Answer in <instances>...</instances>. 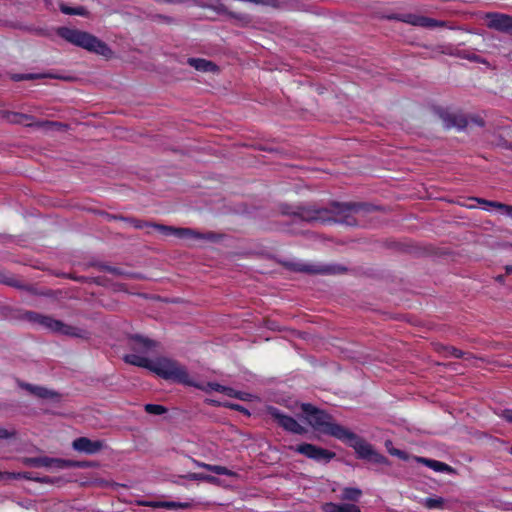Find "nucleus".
Returning <instances> with one entry per match:
<instances>
[{"label": "nucleus", "mask_w": 512, "mask_h": 512, "mask_svg": "<svg viewBox=\"0 0 512 512\" xmlns=\"http://www.w3.org/2000/svg\"><path fill=\"white\" fill-rule=\"evenodd\" d=\"M360 206L351 203L334 202L329 208L303 207L295 212V216L306 222H339L346 225H355L354 214Z\"/></svg>", "instance_id": "obj_1"}, {"label": "nucleus", "mask_w": 512, "mask_h": 512, "mask_svg": "<svg viewBox=\"0 0 512 512\" xmlns=\"http://www.w3.org/2000/svg\"><path fill=\"white\" fill-rule=\"evenodd\" d=\"M58 35L76 46L103 57L110 58L113 55L106 43L88 32L62 27L58 29Z\"/></svg>", "instance_id": "obj_2"}, {"label": "nucleus", "mask_w": 512, "mask_h": 512, "mask_svg": "<svg viewBox=\"0 0 512 512\" xmlns=\"http://www.w3.org/2000/svg\"><path fill=\"white\" fill-rule=\"evenodd\" d=\"M137 229H143L145 227H152L164 235H173L177 238L187 240L190 244H196L200 241H213L215 234L212 232L201 233L199 231L190 228H177L172 226H166L161 224H152L136 219H126Z\"/></svg>", "instance_id": "obj_3"}, {"label": "nucleus", "mask_w": 512, "mask_h": 512, "mask_svg": "<svg viewBox=\"0 0 512 512\" xmlns=\"http://www.w3.org/2000/svg\"><path fill=\"white\" fill-rule=\"evenodd\" d=\"M302 411L305 414L307 422L316 431L333 436L337 439L342 437L345 427L335 423L329 414L317 409L311 404H302Z\"/></svg>", "instance_id": "obj_4"}, {"label": "nucleus", "mask_w": 512, "mask_h": 512, "mask_svg": "<svg viewBox=\"0 0 512 512\" xmlns=\"http://www.w3.org/2000/svg\"><path fill=\"white\" fill-rule=\"evenodd\" d=\"M151 371L166 380H171L188 386H197V383L190 377L186 367L172 359H159L153 364V366H151Z\"/></svg>", "instance_id": "obj_5"}, {"label": "nucleus", "mask_w": 512, "mask_h": 512, "mask_svg": "<svg viewBox=\"0 0 512 512\" xmlns=\"http://www.w3.org/2000/svg\"><path fill=\"white\" fill-rule=\"evenodd\" d=\"M27 319L47 329L48 331L68 336H79L78 329L56 320L50 316L41 315L35 312H28Z\"/></svg>", "instance_id": "obj_6"}, {"label": "nucleus", "mask_w": 512, "mask_h": 512, "mask_svg": "<svg viewBox=\"0 0 512 512\" xmlns=\"http://www.w3.org/2000/svg\"><path fill=\"white\" fill-rule=\"evenodd\" d=\"M23 463L30 467H45L52 470H63L80 466L79 463L72 460H65L51 457H27L23 459Z\"/></svg>", "instance_id": "obj_7"}, {"label": "nucleus", "mask_w": 512, "mask_h": 512, "mask_svg": "<svg viewBox=\"0 0 512 512\" xmlns=\"http://www.w3.org/2000/svg\"><path fill=\"white\" fill-rule=\"evenodd\" d=\"M339 440L347 443L355 449L361 458L367 459L373 447L355 433L345 428L342 437Z\"/></svg>", "instance_id": "obj_8"}, {"label": "nucleus", "mask_w": 512, "mask_h": 512, "mask_svg": "<svg viewBox=\"0 0 512 512\" xmlns=\"http://www.w3.org/2000/svg\"><path fill=\"white\" fill-rule=\"evenodd\" d=\"M485 19L489 28L512 36V16L502 13H487Z\"/></svg>", "instance_id": "obj_9"}, {"label": "nucleus", "mask_w": 512, "mask_h": 512, "mask_svg": "<svg viewBox=\"0 0 512 512\" xmlns=\"http://www.w3.org/2000/svg\"><path fill=\"white\" fill-rule=\"evenodd\" d=\"M294 450L316 461L329 462L335 456V453L312 444H301L296 446Z\"/></svg>", "instance_id": "obj_10"}, {"label": "nucleus", "mask_w": 512, "mask_h": 512, "mask_svg": "<svg viewBox=\"0 0 512 512\" xmlns=\"http://www.w3.org/2000/svg\"><path fill=\"white\" fill-rule=\"evenodd\" d=\"M72 447L78 452L92 455L100 452L105 447V443L102 440H91L87 437H79L72 442Z\"/></svg>", "instance_id": "obj_11"}, {"label": "nucleus", "mask_w": 512, "mask_h": 512, "mask_svg": "<svg viewBox=\"0 0 512 512\" xmlns=\"http://www.w3.org/2000/svg\"><path fill=\"white\" fill-rule=\"evenodd\" d=\"M398 19L404 23L424 28L443 27L445 25V22L443 21L412 13L401 15Z\"/></svg>", "instance_id": "obj_12"}, {"label": "nucleus", "mask_w": 512, "mask_h": 512, "mask_svg": "<svg viewBox=\"0 0 512 512\" xmlns=\"http://www.w3.org/2000/svg\"><path fill=\"white\" fill-rule=\"evenodd\" d=\"M271 415L275 420H277L278 424L282 426L284 429L293 432L295 434H304L306 429L301 426L294 418L281 414L278 410L272 409Z\"/></svg>", "instance_id": "obj_13"}, {"label": "nucleus", "mask_w": 512, "mask_h": 512, "mask_svg": "<svg viewBox=\"0 0 512 512\" xmlns=\"http://www.w3.org/2000/svg\"><path fill=\"white\" fill-rule=\"evenodd\" d=\"M129 346L136 352L146 353L156 347V342L141 335H134L129 338Z\"/></svg>", "instance_id": "obj_14"}, {"label": "nucleus", "mask_w": 512, "mask_h": 512, "mask_svg": "<svg viewBox=\"0 0 512 512\" xmlns=\"http://www.w3.org/2000/svg\"><path fill=\"white\" fill-rule=\"evenodd\" d=\"M20 387L28 391L30 394L42 399H58L59 395L53 390H49L43 386L32 385L29 383H21Z\"/></svg>", "instance_id": "obj_15"}, {"label": "nucleus", "mask_w": 512, "mask_h": 512, "mask_svg": "<svg viewBox=\"0 0 512 512\" xmlns=\"http://www.w3.org/2000/svg\"><path fill=\"white\" fill-rule=\"evenodd\" d=\"M188 64L192 67H194L198 71L202 72H216L217 66L206 59L202 58H189Z\"/></svg>", "instance_id": "obj_16"}, {"label": "nucleus", "mask_w": 512, "mask_h": 512, "mask_svg": "<svg viewBox=\"0 0 512 512\" xmlns=\"http://www.w3.org/2000/svg\"><path fill=\"white\" fill-rule=\"evenodd\" d=\"M415 460L419 463H422V464L428 466L429 468H431L437 472H447V473L453 472L452 467H450L449 465H447L443 462L437 461V460L427 459L424 457H415Z\"/></svg>", "instance_id": "obj_17"}, {"label": "nucleus", "mask_w": 512, "mask_h": 512, "mask_svg": "<svg viewBox=\"0 0 512 512\" xmlns=\"http://www.w3.org/2000/svg\"><path fill=\"white\" fill-rule=\"evenodd\" d=\"M9 123L12 124H23L25 126H33V117L27 114L18 112H6L4 116Z\"/></svg>", "instance_id": "obj_18"}, {"label": "nucleus", "mask_w": 512, "mask_h": 512, "mask_svg": "<svg viewBox=\"0 0 512 512\" xmlns=\"http://www.w3.org/2000/svg\"><path fill=\"white\" fill-rule=\"evenodd\" d=\"M124 361L131 365L147 368L150 371H151V366H153V364H154V363H151V361L148 358L137 355V354L125 355Z\"/></svg>", "instance_id": "obj_19"}, {"label": "nucleus", "mask_w": 512, "mask_h": 512, "mask_svg": "<svg viewBox=\"0 0 512 512\" xmlns=\"http://www.w3.org/2000/svg\"><path fill=\"white\" fill-rule=\"evenodd\" d=\"M298 270L302 271V272L312 273V274H327V273L334 272V270L328 266L308 265V264L298 265Z\"/></svg>", "instance_id": "obj_20"}, {"label": "nucleus", "mask_w": 512, "mask_h": 512, "mask_svg": "<svg viewBox=\"0 0 512 512\" xmlns=\"http://www.w3.org/2000/svg\"><path fill=\"white\" fill-rule=\"evenodd\" d=\"M33 126L43 130H63L67 126L60 122L53 121H35L32 122Z\"/></svg>", "instance_id": "obj_21"}, {"label": "nucleus", "mask_w": 512, "mask_h": 512, "mask_svg": "<svg viewBox=\"0 0 512 512\" xmlns=\"http://www.w3.org/2000/svg\"><path fill=\"white\" fill-rule=\"evenodd\" d=\"M361 495L362 491L360 489L347 487L342 490L340 498L342 500L356 502L360 499Z\"/></svg>", "instance_id": "obj_22"}, {"label": "nucleus", "mask_w": 512, "mask_h": 512, "mask_svg": "<svg viewBox=\"0 0 512 512\" xmlns=\"http://www.w3.org/2000/svg\"><path fill=\"white\" fill-rule=\"evenodd\" d=\"M479 203L487 204L491 207L497 208L501 214L512 217V206L500 202L487 201L483 199H476Z\"/></svg>", "instance_id": "obj_23"}, {"label": "nucleus", "mask_w": 512, "mask_h": 512, "mask_svg": "<svg viewBox=\"0 0 512 512\" xmlns=\"http://www.w3.org/2000/svg\"><path fill=\"white\" fill-rule=\"evenodd\" d=\"M445 502V499L442 497H429L422 500V505L427 509H443Z\"/></svg>", "instance_id": "obj_24"}, {"label": "nucleus", "mask_w": 512, "mask_h": 512, "mask_svg": "<svg viewBox=\"0 0 512 512\" xmlns=\"http://www.w3.org/2000/svg\"><path fill=\"white\" fill-rule=\"evenodd\" d=\"M437 350L442 353L445 357H455V358H462L464 357V353L455 348V347H448L444 345H437Z\"/></svg>", "instance_id": "obj_25"}, {"label": "nucleus", "mask_w": 512, "mask_h": 512, "mask_svg": "<svg viewBox=\"0 0 512 512\" xmlns=\"http://www.w3.org/2000/svg\"><path fill=\"white\" fill-rule=\"evenodd\" d=\"M157 506H161V508H166L170 510H178V509H189L192 507V504L189 502H174V501H161L160 504H156Z\"/></svg>", "instance_id": "obj_26"}, {"label": "nucleus", "mask_w": 512, "mask_h": 512, "mask_svg": "<svg viewBox=\"0 0 512 512\" xmlns=\"http://www.w3.org/2000/svg\"><path fill=\"white\" fill-rule=\"evenodd\" d=\"M366 460H368L369 462L374 463V464H380V465L389 464L388 459L385 456H383L382 454L375 451L374 449L370 452V454Z\"/></svg>", "instance_id": "obj_27"}, {"label": "nucleus", "mask_w": 512, "mask_h": 512, "mask_svg": "<svg viewBox=\"0 0 512 512\" xmlns=\"http://www.w3.org/2000/svg\"><path fill=\"white\" fill-rule=\"evenodd\" d=\"M196 387L201 389V390H203V391H205V392L217 391V392L223 393L224 390H225V386L220 385L218 383H213V382H209V383H206V384H203V385L197 384Z\"/></svg>", "instance_id": "obj_28"}, {"label": "nucleus", "mask_w": 512, "mask_h": 512, "mask_svg": "<svg viewBox=\"0 0 512 512\" xmlns=\"http://www.w3.org/2000/svg\"><path fill=\"white\" fill-rule=\"evenodd\" d=\"M186 478L192 481H206L211 483L216 480L215 477L203 473H190Z\"/></svg>", "instance_id": "obj_29"}, {"label": "nucleus", "mask_w": 512, "mask_h": 512, "mask_svg": "<svg viewBox=\"0 0 512 512\" xmlns=\"http://www.w3.org/2000/svg\"><path fill=\"white\" fill-rule=\"evenodd\" d=\"M60 9L64 14H67V15H81V16L87 15V11L83 7L71 8L66 5H61Z\"/></svg>", "instance_id": "obj_30"}, {"label": "nucleus", "mask_w": 512, "mask_h": 512, "mask_svg": "<svg viewBox=\"0 0 512 512\" xmlns=\"http://www.w3.org/2000/svg\"><path fill=\"white\" fill-rule=\"evenodd\" d=\"M385 446H386V448H387L388 452H389L391 455H393V456H397L398 458L403 459V460L408 459L407 454H406L404 451H402V450H399V449L394 448V447L392 446V442H391V441H386Z\"/></svg>", "instance_id": "obj_31"}, {"label": "nucleus", "mask_w": 512, "mask_h": 512, "mask_svg": "<svg viewBox=\"0 0 512 512\" xmlns=\"http://www.w3.org/2000/svg\"><path fill=\"white\" fill-rule=\"evenodd\" d=\"M145 411L149 414H154V415H161V414H164L167 410L164 406L162 405H157V404H146L145 405Z\"/></svg>", "instance_id": "obj_32"}, {"label": "nucleus", "mask_w": 512, "mask_h": 512, "mask_svg": "<svg viewBox=\"0 0 512 512\" xmlns=\"http://www.w3.org/2000/svg\"><path fill=\"white\" fill-rule=\"evenodd\" d=\"M210 472H213L218 475H226V476L234 475V473L232 471H230L226 467L220 466V465H212V468H210Z\"/></svg>", "instance_id": "obj_33"}, {"label": "nucleus", "mask_w": 512, "mask_h": 512, "mask_svg": "<svg viewBox=\"0 0 512 512\" xmlns=\"http://www.w3.org/2000/svg\"><path fill=\"white\" fill-rule=\"evenodd\" d=\"M23 477L25 479H28V480H34V481H37V482H40V483H51L50 479L48 477H44V478H34L31 476V473H28V472H25L23 474H15V477Z\"/></svg>", "instance_id": "obj_34"}, {"label": "nucleus", "mask_w": 512, "mask_h": 512, "mask_svg": "<svg viewBox=\"0 0 512 512\" xmlns=\"http://www.w3.org/2000/svg\"><path fill=\"white\" fill-rule=\"evenodd\" d=\"M41 76L38 74H14L12 75V80L14 81H22V80H33L40 78Z\"/></svg>", "instance_id": "obj_35"}, {"label": "nucleus", "mask_w": 512, "mask_h": 512, "mask_svg": "<svg viewBox=\"0 0 512 512\" xmlns=\"http://www.w3.org/2000/svg\"><path fill=\"white\" fill-rule=\"evenodd\" d=\"M208 7L211 8L213 11H215L218 14H228L230 16H235L233 13L229 12L227 7L222 3H219L215 6H208Z\"/></svg>", "instance_id": "obj_36"}, {"label": "nucleus", "mask_w": 512, "mask_h": 512, "mask_svg": "<svg viewBox=\"0 0 512 512\" xmlns=\"http://www.w3.org/2000/svg\"><path fill=\"white\" fill-rule=\"evenodd\" d=\"M340 512H361V510L355 504L342 503L340 504Z\"/></svg>", "instance_id": "obj_37"}, {"label": "nucleus", "mask_w": 512, "mask_h": 512, "mask_svg": "<svg viewBox=\"0 0 512 512\" xmlns=\"http://www.w3.org/2000/svg\"><path fill=\"white\" fill-rule=\"evenodd\" d=\"M323 512H340V504L326 503L323 505Z\"/></svg>", "instance_id": "obj_38"}, {"label": "nucleus", "mask_w": 512, "mask_h": 512, "mask_svg": "<svg viewBox=\"0 0 512 512\" xmlns=\"http://www.w3.org/2000/svg\"><path fill=\"white\" fill-rule=\"evenodd\" d=\"M460 57H463V58H466L468 60H471V61H475V62H484L483 60H481V58L479 56H477L475 53H466V52H460L458 54Z\"/></svg>", "instance_id": "obj_39"}, {"label": "nucleus", "mask_w": 512, "mask_h": 512, "mask_svg": "<svg viewBox=\"0 0 512 512\" xmlns=\"http://www.w3.org/2000/svg\"><path fill=\"white\" fill-rule=\"evenodd\" d=\"M15 436L14 431H9L5 428L0 427V439H8Z\"/></svg>", "instance_id": "obj_40"}, {"label": "nucleus", "mask_w": 512, "mask_h": 512, "mask_svg": "<svg viewBox=\"0 0 512 512\" xmlns=\"http://www.w3.org/2000/svg\"><path fill=\"white\" fill-rule=\"evenodd\" d=\"M234 397L235 398H238L240 400H243V401H248L252 398V395L249 394V393H245V392H237L234 394Z\"/></svg>", "instance_id": "obj_41"}, {"label": "nucleus", "mask_w": 512, "mask_h": 512, "mask_svg": "<svg viewBox=\"0 0 512 512\" xmlns=\"http://www.w3.org/2000/svg\"><path fill=\"white\" fill-rule=\"evenodd\" d=\"M502 418L505 419L506 421L512 423V410L511 409H507V410H504L501 414Z\"/></svg>", "instance_id": "obj_42"}, {"label": "nucleus", "mask_w": 512, "mask_h": 512, "mask_svg": "<svg viewBox=\"0 0 512 512\" xmlns=\"http://www.w3.org/2000/svg\"><path fill=\"white\" fill-rule=\"evenodd\" d=\"M195 465L197 467H200V468H204L208 471H210V468H212V465L211 464H207V463H204V462H199V461H194Z\"/></svg>", "instance_id": "obj_43"}, {"label": "nucleus", "mask_w": 512, "mask_h": 512, "mask_svg": "<svg viewBox=\"0 0 512 512\" xmlns=\"http://www.w3.org/2000/svg\"><path fill=\"white\" fill-rule=\"evenodd\" d=\"M15 477V474L14 473H9V472H0V481L4 480V479H11Z\"/></svg>", "instance_id": "obj_44"}, {"label": "nucleus", "mask_w": 512, "mask_h": 512, "mask_svg": "<svg viewBox=\"0 0 512 512\" xmlns=\"http://www.w3.org/2000/svg\"><path fill=\"white\" fill-rule=\"evenodd\" d=\"M238 391L234 390L233 388H230V387H226L225 386V390L223 392V394L229 396V397H234V394L237 393Z\"/></svg>", "instance_id": "obj_45"}, {"label": "nucleus", "mask_w": 512, "mask_h": 512, "mask_svg": "<svg viewBox=\"0 0 512 512\" xmlns=\"http://www.w3.org/2000/svg\"><path fill=\"white\" fill-rule=\"evenodd\" d=\"M161 501H157V502H139L140 505H144V506H150V507H153V508H161V506H157L156 504H160Z\"/></svg>", "instance_id": "obj_46"}, {"label": "nucleus", "mask_w": 512, "mask_h": 512, "mask_svg": "<svg viewBox=\"0 0 512 512\" xmlns=\"http://www.w3.org/2000/svg\"><path fill=\"white\" fill-rule=\"evenodd\" d=\"M226 406L232 408V409H235V410H244L243 408H241L239 405H236V404H226Z\"/></svg>", "instance_id": "obj_47"}, {"label": "nucleus", "mask_w": 512, "mask_h": 512, "mask_svg": "<svg viewBox=\"0 0 512 512\" xmlns=\"http://www.w3.org/2000/svg\"><path fill=\"white\" fill-rule=\"evenodd\" d=\"M505 269L508 274L512 273V266H506Z\"/></svg>", "instance_id": "obj_48"}, {"label": "nucleus", "mask_w": 512, "mask_h": 512, "mask_svg": "<svg viewBox=\"0 0 512 512\" xmlns=\"http://www.w3.org/2000/svg\"><path fill=\"white\" fill-rule=\"evenodd\" d=\"M508 246H511L512 247V243H509Z\"/></svg>", "instance_id": "obj_49"}, {"label": "nucleus", "mask_w": 512, "mask_h": 512, "mask_svg": "<svg viewBox=\"0 0 512 512\" xmlns=\"http://www.w3.org/2000/svg\"><path fill=\"white\" fill-rule=\"evenodd\" d=\"M510 453L512 454V447H511V449H510Z\"/></svg>", "instance_id": "obj_50"}]
</instances>
